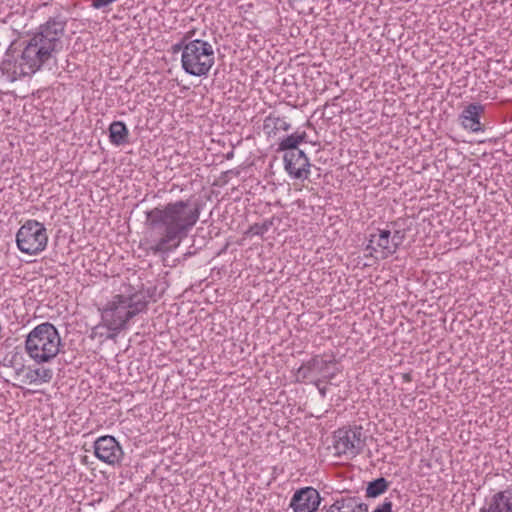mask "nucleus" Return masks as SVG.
<instances>
[{"instance_id": "f257e3e1", "label": "nucleus", "mask_w": 512, "mask_h": 512, "mask_svg": "<svg viewBox=\"0 0 512 512\" xmlns=\"http://www.w3.org/2000/svg\"><path fill=\"white\" fill-rule=\"evenodd\" d=\"M64 30V22L56 19H50L40 25L37 32L27 41L20 55L14 56L10 53L5 55L0 64L3 75L10 82H14L35 74L62 50Z\"/></svg>"}, {"instance_id": "f03ea898", "label": "nucleus", "mask_w": 512, "mask_h": 512, "mask_svg": "<svg viewBox=\"0 0 512 512\" xmlns=\"http://www.w3.org/2000/svg\"><path fill=\"white\" fill-rule=\"evenodd\" d=\"M145 215L147 227L158 236L151 250L154 253H169L180 246L196 225L200 211L190 201L177 200L148 210Z\"/></svg>"}, {"instance_id": "f3484780", "label": "nucleus", "mask_w": 512, "mask_h": 512, "mask_svg": "<svg viewBox=\"0 0 512 512\" xmlns=\"http://www.w3.org/2000/svg\"><path fill=\"white\" fill-rule=\"evenodd\" d=\"M305 132H295L285 136L279 142L278 151L289 152L292 149H298V145L304 141Z\"/></svg>"}, {"instance_id": "aec40b11", "label": "nucleus", "mask_w": 512, "mask_h": 512, "mask_svg": "<svg viewBox=\"0 0 512 512\" xmlns=\"http://www.w3.org/2000/svg\"><path fill=\"white\" fill-rule=\"evenodd\" d=\"M272 226V221L266 220L262 223H255L245 231L246 236H263Z\"/></svg>"}, {"instance_id": "4468645a", "label": "nucleus", "mask_w": 512, "mask_h": 512, "mask_svg": "<svg viewBox=\"0 0 512 512\" xmlns=\"http://www.w3.org/2000/svg\"><path fill=\"white\" fill-rule=\"evenodd\" d=\"M483 111L484 107L479 103H472L466 106L459 115L461 126L465 130L474 133L482 131L480 117Z\"/></svg>"}, {"instance_id": "6e6552de", "label": "nucleus", "mask_w": 512, "mask_h": 512, "mask_svg": "<svg viewBox=\"0 0 512 512\" xmlns=\"http://www.w3.org/2000/svg\"><path fill=\"white\" fill-rule=\"evenodd\" d=\"M333 446L338 456H345L347 459L356 457L364 446L362 429L360 427L338 429L334 433Z\"/></svg>"}, {"instance_id": "f8f14e48", "label": "nucleus", "mask_w": 512, "mask_h": 512, "mask_svg": "<svg viewBox=\"0 0 512 512\" xmlns=\"http://www.w3.org/2000/svg\"><path fill=\"white\" fill-rule=\"evenodd\" d=\"M320 503L321 496L315 488L303 487L294 492L289 507L293 512H315Z\"/></svg>"}, {"instance_id": "a211bd4d", "label": "nucleus", "mask_w": 512, "mask_h": 512, "mask_svg": "<svg viewBox=\"0 0 512 512\" xmlns=\"http://www.w3.org/2000/svg\"><path fill=\"white\" fill-rule=\"evenodd\" d=\"M290 128V123L280 117H268L264 122V129L267 130L269 135L272 134L273 130L288 131Z\"/></svg>"}, {"instance_id": "20e7f679", "label": "nucleus", "mask_w": 512, "mask_h": 512, "mask_svg": "<svg viewBox=\"0 0 512 512\" xmlns=\"http://www.w3.org/2000/svg\"><path fill=\"white\" fill-rule=\"evenodd\" d=\"M60 348V334L56 327L49 322L35 326L25 339V353L38 365L49 363L55 359Z\"/></svg>"}, {"instance_id": "2eb2a0df", "label": "nucleus", "mask_w": 512, "mask_h": 512, "mask_svg": "<svg viewBox=\"0 0 512 512\" xmlns=\"http://www.w3.org/2000/svg\"><path fill=\"white\" fill-rule=\"evenodd\" d=\"M53 378V370L44 366L28 367L23 376V382L30 385L49 383Z\"/></svg>"}, {"instance_id": "ddd939ff", "label": "nucleus", "mask_w": 512, "mask_h": 512, "mask_svg": "<svg viewBox=\"0 0 512 512\" xmlns=\"http://www.w3.org/2000/svg\"><path fill=\"white\" fill-rule=\"evenodd\" d=\"M481 512H512V488L497 491L486 497Z\"/></svg>"}, {"instance_id": "dca6fc26", "label": "nucleus", "mask_w": 512, "mask_h": 512, "mask_svg": "<svg viewBox=\"0 0 512 512\" xmlns=\"http://www.w3.org/2000/svg\"><path fill=\"white\" fill-rule=\"evenodd\" d=\"M129 130L124 122L114 121L109 126V139L113 145L120 146L127 142Z\"/></svg>"}, {"instance_id": "1a4fd4ad", "label": "nucleus", "mask_w": 512, "mask_h": 512, "mask_svg": "<svg viewBox=\"0 0 512 512\" xmlns=\"http://www.w3.org/2000/svg\"><path fill=\"white\" fill-rule=\"evenodd\" d=\"M93 447L95 456L108 465L115 466L123 459V449L113 436L105 435L97 438Z\"/></svg>"}, {"instance_id": "412c9836", "label": "nucleus", "mask_w": 512, "mask_h": 512, "mask_svg": "<svg viewBox=\"0 0 512 512\" xmlns=\"http://www.w3.org/2000/svg\"><path fill=\"white\" fill-rule=\"evenodd\" d=\"M326 512H361L355 511V508L350 502H346L345 500H336L327 510Z\"/></svg>"}, {"instance_id": "9d476101", "label": "nucleus", "mask_w": 512, "mask_h": 512, "mask_svg": "<svg viewBox=\"0 0 512 512\" xmlns=\"http://www.w3.org/2000/svg\"><path fill=\"white\" fill-rule=\"evenodd\" d=\"M284 169L291 179L304 181L310 176V161L304 151L292 149L283 155Z\"/></svg>"}, {"instance_id": "4be33fe9", "label": "nucleus", "mask_w": 512, "mask_h": 512, "mask_svg": "<svg viewBox=\"0 0 512 512\" xmlns=\"http://www.w3.org/2000/svg\"><path fill=\"white\" fill-rule=\"evenodd\" d=\"M392 506L393 504L391 501L385 500L373 512H393Z\"/></svg>"}, {"instance_id": "39448f33", "label": "nucleus", "mask_w": 512, "mask_h": 512, "mask_svg": "<svg viewBox=\"0 0 512 512\" xmlns=\"http://www.w3.org/2000/svg\"><path fill=\"white\" fill-rule=\"evenodd\" d=\"M181 50L183 70L192 76H206L214 65L213 46L204 40L195 39L181 42L174 46V51Z\"/></svg>"}, {"instance_id": "423d86ee", "label": "nucleus", "mask_w": 512, "mask_h": 512, "mask_svg": "<svg viewBox=\"0 0 512 512\" xmlns=\"http://www.w3.org/2000/svg\"><path fill=\"white\" fill-rule=\"evenodd\" d=\"M404 241V234L400 230L393 233L388 229H376L368 236L365 250L376 260H384L397 252Z\"/></svg>"}, {"instance_id": "6ab92c4d", "label": "nucleus", "mask_w": 512, "mask_h": 512, "mask_svg": "<svg viewBox=\"0 0 512 512\" xmlns=\"http://www.w3.org/2000/svg\"><path fill=\"white\" fill-rule=\"evenodd\" d=\"M387 490V481L384 478H378L370 482L367 486L366 493L369 497H377Z\"/></svg>"}, {"instance_id": "0eeeda50", "label": "nucleus", "mask_w": 512, "mask_h": 512, "mask_svg": "<svg viewBox=\"0 0 512 512\" xmlns=\"http://www.w3.org/2000/svg\"><path fill=\"white\" fill-rule=\"evenodd\" d=\"M48 235L45 226L36 220H27L16 234L18 249L27 255H37L45 250Z\"/></svg>"}, {"instance_id": "9b49d317", "label": "nucleus", "mask_w": 512, "mask_h": 512, "mask_svg": "<svg viewBox=\"0 0 512 512\" xmlns=\"http://www.w3.org/2000/svg\"><path fill=\"white\" fill-rule=\"evenodd\" d=\"M329 362L320 356H315L303 363L296 371L295 378L297 382L309 381L316 387L321 384V378H327L324 372Z\"/></svg>"}, {"instance_id": "7ed1b4c3", "label": "nucleus", "mask_w": 512, "mask_h": 512, "mask_svg": "<svg viewBox=\"0 0 512 512\" xmlns=\"http://www.w3.org/2000/svg\"><path fill=\"white\" fill-rule=\"evenodd\" d=\"M149 304L145 292L124 284L111 295L104 304L98 307L100 323L92 329V335L105 328L107 338L114 339L128 327L129 322L137 315L146 312Z\"/></svg>"}, {"instance_id": "5701e85b", "label": "nucleus", "mask_w": 512, "mask_h": 512, "mask_svg": "<svg viewBox=\"0 0 512 512\" xmlns=\"http://www.w3.org/2000/svg\"><path fill=\"white\" fill-rule=\"evenodd\" d=\"M317 388L319 389L320 393L324 396V395H325V391H324V389L320 388V386H319V387H317Z\"/></svg>"}]
</instances>
